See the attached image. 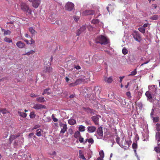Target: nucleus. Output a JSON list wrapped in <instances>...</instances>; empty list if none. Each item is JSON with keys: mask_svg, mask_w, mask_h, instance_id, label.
Instances as JSON below:
<instances>
[{"mask_svg": "<svg viewBox=\"0 0 160 160\" xmlns=\"http://www.w3.org/2000/svg\"><path fill=\"white\" fill-rule=\"evenodd\" d=\"M125 137H123L120 142L119 146L124 149H127L131 145L132 142L129 140H128L125 139Z\"/></svg>", "mask_w": 160, "mask_h": 160, "instance_id": "f257e3e1", "label": "nucleus"}, {"mask_svg": "<svg viewBox=\"0 0 160 160\" xmlns=\"http://www.w3.org/2000/svg\"><path fill=\"white\" fill-rule=\"evenodd\" d=\"M96 42L97 43H99L102 45L106 44L108 42V40L106 37L101 35L97 37Z\"/></svg>", "mask_w": 160, "mask_h": 160, "instance_id": "f03ea898", "label": "nucleus"}, {"mask_svg": "<svg viewBox=\"0 0 160 160\" xmlns=\"http://www.w3.org/2000/svg\"><path fill=\"white\" fill-rule=\"evenodd\" d=\"M21 8L23 12H28L29 14H31L32 11L29 6L26 3L22 2L21 4Z\"/></svg>", "mask_w": 160, "mask_h": 160, "instance_id": "7ed1b4c3", "label": "nucleus"}, {"mask_svg": "<svg viewBox=\"0 0 160 160\" xmlns=\"http://www.w3.org/2000/svg\"><path fill=\"white\" fill-rule=\"evenodd\" d=\"M132 35L136 41L139 42H140L141 37L138 32L136 31H134L132 33Z\"/></svg>", "mask_w": 160, "mask_h": 160, "instance_id": "20e7f679", "label": "nucleus"}, {"mask_svg": "<svg viewBox=\"0 0 160 160\" xmlns=\"http://www.w3.org/2000/svg\"><path fill=\"white\" fill-rule=\"evenodd\" d=\"M74 6V4L73 3L71 2H68L66 4L65 7L66 10L70 11L73 9Z\"/></svg>", "mask_w": 160, "mask_h": 160, "instance_id": "39448f33", "label": "nucleus"}, {"mask_svg": "<svg viewBox=\"0 0 160 160\" xmlns=\"http://www.w3.org/2000/svg\"><path fill=\"white\" fill-rule=\"evenodd\" d=\"M101 118V116L99 115H96L91 117L92 120L96 125H98L99 124V119Z\"/></svg>", "mask_w": 160, "mask_h": 160, "instance_id": "423d86ee", "label": "nucleus"}, {"mask_svg": "<svg viewBox=\"0 0 160 160\" xmlns=\"http://www.w3.org/2000/svg\"><path fill=\"white\" fill-rule=\"evenodd\" d=\"M103 135L102 129L101 127L98 128L97 130V133L96 136L98 139L102 138Z\"/></svg>", "mask_w": 160, "mask_h": 160, "instance_id": "0eeeda50", "label": "nucleus"}, {"mask_svg": "<svg viewBox=\"0 0 160 160\" xmlns=\"http://www.w3.org/2000/svg\"><path fill=\"white\" fill-rule=\"evenodd\" d=\"M94 13V11L93 10H86L82 13L83 16L92 15Z\"/></svg>", "mask_w": 160, "mask_h": 160, "instance_id": "6e6552de", "label": "nucleus"}, {"mask_svg": "<svg viewBox=\"0 0 160 160\" xmlns=\"http://www.w3.org/2000/svg\"><path fill=\"white\" fill-rule=\"evenodd\" d=\"M104 81L108 83H112L113 80V78L112 76H110L109 77H107V76H104Z\"/></svg>", "mask_w": 160, "mask_h": 160, "instance_id": "1a4fd4ad", "label": "nucleus"}, {"mask_svg": "<svg viewBox=\"0 0 160 160\" xmlns=\"http://www.w3.org/2000/svg\"><path fill=\"white\" fill-rule=\"evenodd\" d=\"M46 107L43 105L40 104H36L34 105L33 108L36 110H39L45 108Z\"/></svg>", "mask_w": 160, "mask_h": 160, "instance_id": "9d476101", "label": "nucleus"}, {"mask_svg": "<svg viewBox=\"0 0 160 160\" xmlns=\"http://www.w3.org/2000/svg\"><path fill=\"white\" fill-rule=\"evenodd\" d=\"M60 127L62 128L60 131V133L63 134L67 130V125L61 123L60 124Z\"/></svg>", "mask_w": 160, "mask_h": 160, "instance_id": "9b49d317", "label": "nucleus"}, {"mask_svg": "<svg viewBox=\"0 0 160 160\" xmlns=\"http://www.w3.org/2000/svg\"><path fill=\"white\" fill-rule=\"evenodd\" d=\"M86 78L85 77H83L82 78L78 79L76 80L75 82L77 85L81 84L82 83H84L86 82Z\"/></svg>", "mask_w": 160, "mask_h": 160, "instance_id": "f8f14e48", "label": "nucleus"}, {"mask_svg": "<svg viewBox=\"0 0 160 160\" xmlns=\"http://www.w3.org/2000/svg\"><path fill=\"white\" fill-rule=\"evenodd\" d=\"M40 0H34L32 2V6L35 8H37L40 5Z\"/></svg>", "mask_w": 160, "mask_h": 160, "instance_id": "ddd939ff", "label": "nucleus"}, {"mask_svg": "<svg viewBox=\"0 0 160 160\" xmlns=\"http://www.w3.org/2000/svg\"><path fill=\"white\" fill-rule=\"evenodd\" d=\"M145 95L147 98V100L151 102V99L153 98V96L150 92L149 91H147L145 93Z\"/></svg>", "mask_w": 160, "mask_h": 160, "instance_id": "4468645a", "label": "nucleus"}, {"mask_svg": "<svg viewBox=\"0 0 160 160\" xmlns=\"http://www.w3.org/2000/svg\"><path fill=\"white\" fill-rule=\"evenodd\" d=\"M36 134L38 137H41L42 136L44 132L41 129L39 128L37 129L36 131Z\"/></svg>", "mask_w": 160, "mask_h": 160, "instance_id": "2eb2a0df", "label": "nucleus"}, {"mask_svg": "<svg viewBox=\"0 0 160 160\" xmlns=\"http://www.w3.org/2000/svg\"><path fill=\"white\" fill-rule=\"evenodd\" d=\"M86 28V26L84 25L82 26L79 29H78L77 31L76 32L77 35H79L82 32H83L85 30Z\"/></svg>", "mask_w": 160, "mask_h": 160, "instance_id": "dca6fc26", "label": "nucleus"}, {"mask_svg": "<svg viewBox=\"0 0 160 160\" xmlns=\"http://www.w3.org/2000/svg\"><path fill=\"white\" fill-rule=\"evenodd\" d=\"M52 68L48 66L46 67L45 69L44 70V72L48 74H50L52 72Z\"/></svg>", "mask_w": 160, "mask_h": 160, "instance_id": "f3484780", "label": "nucleus"}, {"mask_svg": "<svg viewBox=\"0 0 160 160\" xmlns=\"http://www.w3.org/2000/svg\"><path fill=\"white\" fill-rule=\"evenodd\" d=\"M17 46L20 48H22L24 47L25 44L21 41H18L16 43Z\"/></svg>", "mask_w": 160, "mask_h": 160, "instance_id": "a211bd4d", "label": "nucleus"}, {"mask_svg": "<svg viewBox=\"0 0 160 160\" xmlns=\"http://www.w3.org/2000/svg\"><path fill=\"white\" fill-rule=\"evenodd\" d=\"M88 131V132H93L96 130V128L94 126H89L87 128Z\"/></svg>", "mask_w": 160, "mask_h": 160, "instance_id": "6ab92c4d", "label": "nucleus"}, {"mask_svg": "<svg viewBox=\"0 0 160 160\" xmlns=\"http://www.w3.org/2000/svg\"><path fill=\"white\" fill-rule=\"evenodd\" d=\"M1 31L2 32H4L3 35L4 36L10 35L11 33V31L8 30H6L2 28Z\"/></svg>", "mask_w": 160, "mask_h": 160, "instance_id": "aec40b11", "label": "nucleus"}, {"mask_svg": "<svg viewBox=\"0 0 160 160\" xmlns=\"http://www.w3.org/2000/svg\"><path fill=\"white\" fill-rule=\"evenodd\" d=\"M51 93V91L50 88H48L44 90L43 92L42 93V95L44 94H47L48 95H49Z\"/></svg>", "mask_w": 160, "mask_h": 160, "instance_id": "412c9836", "label": "nucleus"}, {"mask_svg": "<svg viewBox=\"0 0 160 160\" xmlns=\"http://www.w3.org/2000/svg\"><path fill=\"white\" fill-rule=\"evenodd\" d=\"M0 112H2L3 114H7L9 113L10 112L5 108H0Z\"/></svg>", "mask_w": 160, "mask_h": 160, "instance_id": "4be33fe9", "label": "nucleus"}, {"mask_svg": "<svg viewBox=\"0 0 160 160\" xmlns=\"http://www.w3.org/2000/svg\"><path fill=\"white\" fill-rule=\"evenodd\" d=\"M76 122V120L73 119H70L68 120V123L71 125L75 124Z\"/></svg>", "mask_w": 160, "mask_h": 160, "instance_id": "5701e85b", "label": "nucleus"}, {"mask_svg": "<svg viewBox=\"0 0 160 160\" xmlns=\"http://www.w3.org/2000/svg\"><path fill=\"white\" fill-rule=\"evenodd\" d=\"M18 136L17 135H13L11 136L10 138H9V140L10 141V142L11 143L12 141L16 139L17 138Z\"/></svg>", "mask_w": 160, "mask_h": 160, "instance_id": "b1692460", "label": "nucleus"}, {"mask_svg": "<svg viewBox=\"0 0 160 160\" xmlns=\"http://www.w3.org/2000/svg\"><path fill=\"white\" fill-rule=\"evenodd\" d=\"M18 114L22 117L25 118L27 117V114L25 113L20 111H18Z\"/></svg>", "mask_w": 160, "mask_h": 160, "instance_id": "393cba45", "label": "nucleus"}, {"mask_svg": "<svg viewBox=\"0 0 160 160\" xmlns=\"http://www.w3.org/2000/svg\"><path fill=\"white\" fill-rule=\"evenodd\" d=\"M29 31L32 34V35H34L37 32H36L33 29V28L31 27L29 28Z\"/></svg>", "mask_w": 160, "mask_h": 160, "instance_id": "a878e982", "label": "nucleus"}, {"mask_svg": "<svg viewBox=\"0 0 160 160\" xmlns=\"http://www.w3.org/2000/svg\"><path fill=\"white\" fill-rule=\"evenodd\" d=\"M79 157L83 160H85L86 158L84 156L81 150L79 151Z\"/></svg>", "mask_w": 160, "mask_h": 160, "instance_id": "bb28decb", "label": "nucleus"}, {"mask_svg": "<svg viewBox=\"0 0 160 160\" xmlns=\"http://www.w3.org/2000/svg\"><path fill=\"white\" fill-rule=\"evenodd\" d=\"M24 41L25 42H26L28 44H31L34 43L35 42V41L32 40V38H31V40L29 41H28L27 39H25V40H24Z\"/></svg>", "mask_w": 160, "mask_h": 160, "instance_id": "cd10ccee", "label": "nucleus"}, {"mask_svg": "<svg viewBox=\"0 0 160 160\" xmlns=\"http://www.w3.org/2000/svg\"><path fill=\"white\" fill-rule=\"evenodd\" d=\"M158 147H155L154 148L155 151L157 153H159V156H160V143L158 144Z\"/></svg>", "mask_w": 160, "mask_h": 160, "instance_id": "c85d7f7f", "label": "nucleus"}, {"mask_svg": "<svg viewBox=\"0 0 160 160\" xmlns=\"http://www.w3.org/2000/svg\"><path fill=\"white\" fill-rule=\"evenodd\" d=\"M85 127L83 125H80L78 127V130L80 132H83L85 131Z\"/></svg>", "mask_w": 160, "mask_h": 160, "instance_id": "c756f323", "label": "nucleus"}, {"mask_svg": "<svg viewBox=\"0 0 160 160\" xmlns=\"http://www.w3.org/2000/svg\"><path fill=\"white\" fill-rule=\"evenodd\" d=\"M80 136V133L78 131L75 132L74 134V137L76 138H78Z\"/></svg>", "mask_w": 160, "mask_h": 160, "instance_id": "7c9ffc66", "label": "nucleus"}, {"mask_svg": "<svg viewBox=\"0 0 160 160\" xmlns=\"http://www.w3.org/2000/svg\"><path fill=\"white\" fill-rule=\"evenodd\" d=\"M36 100L37 101L40 102H43L45 101L44 97H39L36 98Z\"/></svg>", "mask_w": 160, "mask_h": 160, "instance_id": "2f4dec72", "label": "nucleus"}, {"mask_svg": "<svg viewBox=\"0 0 160 160\" xmlns=\"http://www.w3.org/2000/svg\"><path fill=\"white\" fill-rule=\"evenodd\" d=\"M156 139L159 142L160 141V133L159 132H157L156 134Z\"/></svg>", "mask_w": 160, "mask_h": 160, "instance_id": "473e14b6", "label": "nucleus"}, {"mask_svg": "<svg viewBox=\"0 0 160 160\" xmlns=\"http://www.w3.org/2000/svg\"><path fill=\"white\" fill-rule=\"evenodd\" d=\"M138 30L140 32L142 33H144L145 32V28L142 26L138 28Z\"/></svg>", "mask_w": 160, "mask_h": 160, "instance_id": "72a5a7b5", "label": "nucleus"}, {"mask_svg": "<svg viewBox=\"0 0 160 160\" xmlns=\"http://www.w3.org/2000/svg\"><path fill=\"white\" fill-rule=\"evenodd\" d=\"M20 141L18 142L17 143H19V144H23V142H24V139L23 137H21L20 138ZM15 143H17L16 142H15Z\"/></svg>", "mask_w": 160, "mask_h": 160, "instance_id": "f704fd0d", "label": "nucleus"}, {"mask_svg": "<svg viewBox=\"0 0 160 160\" xmlns=\"http://www.w3.org/2000/svg\"><path fill=\"white\" fill-rule=\"evenodd\" d=\"M159 118L158 117H156L153 118V121L154 122H158Z\"/></svg>", "mask_w": 160, "mask_h": 160, "instance_id": "c9c22d12", "label": "nucleus"}, {"mask_svg": "<svg viewBox=\"0 0 160 160\" xmlns=\"http://www.w3.org/2000/svg\"><path fill=\"white\" fill-rule=\"evenodd\" d=\"M4 40L7 42L10 43L12 42V40L10 39V38H7V37H5L4 38Z\"/></svg>", "mask_w": 160, "mask_h": 160, "instance_id": "e433bc0d", "label": "nucleus"}, {"mask_svg": "<svg viewBox=\"0 0 160 160\" xmlns=\"http://www.w3.org/2000/svg\"><path fill=\"white\" fill-rule=\"evenodd\" d=\"M87 110L88 111V112H89L91 114H95V113H94L95 111L92 109H91L90 108H87Z\"/></svg>", "mask_w": 160, "mask_h": 160, "instance_id": "4c0bfd02", "label": "nucleus"}, {"mask_svg": "<svg viewBox=\"0 0 160 160\" xmlns=\"http://www.w3.org/2000/svg\"><path fill=\"white\" fill-rule=\"evenodd\" d=\"M122 53L124 55H126L128 53V50L126 48H123L122 50Z\"/></svg>", "mask_w": 160, "mask_h": 160, "instance_id": "58836bf2", "label": "nucleus"}, {"mask_svg": "<svg viewBox=\"0 0 160 160\" xmlns=\"http://www.w3.org/2000/svg\"><path fill=\"white\" fill-rule=\"evenodd\" d=\"M100 158H103L104 157V153L102 150H101L99 152Z\"/></svg>", "mask_w": 160, "mask_h": 160, "instance_id": "ea45409f", "label": "nucleus"}, {"mask_svg": "<svg viewBox=\"0 0 160 160\" xmlns=\"http://www.w3.org/2000/svg\"><path fill=\"white\" fill-rule=\"evenodd\" d=\"M137 73V71L136 69H134L133 71L131 72V74L129 75H135Z\"/></svg>", "mask_w": 160, "mask_h": 160, "instance_id": "a19ab883", "label": "nucleus"}, {"mask_svg": "<svg viewBox=\"0 0 160 160\" xmlns=\"http://www.w3.org/2000/svg\"><path fill=\"white\" fill-rule=\"evenodd\" d=\"M92 22L94 24H97L99 22V20L98 19H93L92 21Z\"/></svg>", "mask_w": 160, "mask_h": 160, "instance_id": "79ce46f5", "label": "nucleus"}, {"mask_svg": "<svg viewBox=\"0 0 160 160\" xmlns=\"http://www.w3.org/2000/svg\"><path fill=\"white\" fill-rule=\"evenodd\" d=\"M78 140L81 143H83L84 142V139L81 136L78 138Z\"/></svg>", "mask_w": 160, "mask_h": 160, "instance_id": "37998d69", "label": "nucleus"}, {"mask_svg": "<svg viewBox=\"0 0 160 160\" xmlns=\"http://www.w3.org/2000/svg\"><path fill=\"white\" fill-rule=\"evenodd\" d=\"M52 117L53 121H54V122H57V121H58V119L55 117L54 115V114L52 115Z\"/></svg>", "mask_w": 160, "mask_h": 160, "instance_id": "c03bdc74", "label": "nucleus"}, {"mask_svg": "<svg viewBox=\"0 0 160 160\" xmlns=\"http://www.w3.org/2000/svg\"><path fill=\"white\" fill-rule=\"evenodd\" d=\"M106 8L109 12H110L109 10L111 11L113 10V9L112 8V6L111 5H109V6L107 7Z\"/></svg>", "mask_w": 160, "mask_h": 160, "instance_id": "a18cd8bd", "label": "nucleus"}, {"mask_svg": "<svg viewBox=\"0 0 160 160\" xmlns=\"http://www.w3.org/2000/svg\"><path fill=\"white\" fill-rule=\"evenodd\" d=\"M156 128L157 130L158 131H160V124L159 123H157L156 124Z\"/></svg>", "mask_w": 160, "mask_h": 160, "instance_id": "49530a36", "label": "nucleus"}, {"mask_svg": "<svg viewBox=\"0 0 160 160\" xmlns=\"http://www.w3.org/2000/svg\"><path fill=\"white\" fill-rule=\"evenodd\" d=\"M88 142L89 143H90L91 144H92L94 142L93 139L92 138H89L88 140Z\"/></svg>", "mask_w": 160, "mask_h": 160, "instance_id": "de8ad7c7", "label": "nucleus"}, {"mask_svg": "<svg viewBox=\"0 0 160 160\" xmlns=\"http://www.w3.org/2000/svg\"><path fill=\"white\" fill-rule=\"evenodd\" d=\"M158 18V16L157 15H154L151 17V18L153 20H157Z\"/></svg>", "mask_w": 160, "mask_h": 160, "instance_id": "09e8293b", "label": "nucleus"}, {"mask_svg": "<svg viewBox=\"0 0 160 160\" xmlns=\"http://www.w3.org/2000/svg\"><path fill=\"white\" fill-rule=\"evenodd\" d=\"M34 52V51L33 50H31L30 51L27 52L25 55H29L30 54H33Z\"/></svg>", "mask_w": 160, "mask_h": 160, "instance_id": "8fccbe9b", "label": "nucleus"}, {"mask_svg": "<svg viewBox=\"0 0 160 160\" xmlns=\"http://www.w3.org/2000/svg\"><path fill=\"white\" fill-rule=\"evenodd\" d=\"M76 85H77L76 84V83L75 82L73 83H70L69 84V86L70 87H74Z\"/></svg>", "mask_w": 160, "mask_h": 160, "instance_id": "3c124183", "label": "nucleus"}, {"mask_svg": "<svg viewBox=\"0 0 160 160\" xmlns=\"http://www.w3.org/2000/svg\"><path fill=\"white\" fill-rule=\"evenodd\" d=\"M30 118H34L35 117V115L34 114V113L33 112H31L30 114Z\"/></svg>", "mask_w": 160, "mask_h": 160, "instance_id": "603ef678", "label": "nucleus"}, {"mask_svg": "<svg viewBox=\"0 0 160 160\" xmlns=\"http://www.w3.org/2000/svg\"><path fill=\"white\" fill-rule=\"evenodd\" d=\"M132 148L134 149L137 148V144L135 143H134L132 144Z\"/></svg>", "mask_w": 160, "mask_h": 160, "instance_id": "864d4df0", "label": "nucleus"}, {"mask_svg": "<svg viewBox=\"0 0 160 160\" xmlns=\"http://www.w3.org/2000/svg\"><path fill=\"white\" fill-rule=\"evenodd\" d=\"M126 94L129 98H130L131 97V93L130 92H127Z\"/></svg>", "mask_w": 160, "mask_h": 160, "instance_id": "5fc2aeb1", "label": "nucleus"}, {"mask_svg": "<svg viewBox=\"0 0 160 160\" xmlns=\"http://www.w3.org/2000/svg\"><path fill=\"white\" fill-rule=\"evenodd\" d=\"M33 136V137L34 138L36 137V136L34 135V133L33 132L30 133L28 135V137L30 138H32Z\"/></svg>", "mask_w": 160, "mask_h": 160, "instance_id": "6e6d98bb", "label": "nucleus"}, {"mask_svg": "<svg viewBox=\"0 0 160 160\" xmlns=\"http://www.w3.org/2000/svg\"><path fill=\"white\" fill-rule=\"evenodd\" d=\"M116 141L117 142L119 145V144L120 143V142H119L120 138L119 137H117L116 138Z\"/></svg>", "mask_w": 160, "mask_h": 160, "instance_id": "4d7b16f0", "label": "nucleus"}, {"mask_svg": "<svg viewBox=\"0 0 160 160\" xmlns=\"http://www.w3.org/2000/svg\"><path fill=\"white\" fill-rule=\"evenodd\" d=\"M138 106L140 108H142V102H139L138 103Z\"/></svg>", "mask_w": 160, "mask_h": 160, "instance_id": "13d9d810", "label": "nucleus"}, {"mask_svg": "<svg viewBox=\"0 0 160 160\" xmlns=\"http://www.w3.org/2000/svg\"><path fill=\"white\" fill-rule=\"evenodd\" d=\"M74 68L78 70L80 69L81 68L80 67L79 65L75 66Z\"/></svg>", "mask_w": 160, "mask_h": 160, "instance_id": "bf43d9fd", "label": "nucleus"}, {"mask_svg": "<svg viewBox=\"0 0 160 160\" xmlns=\"http://www.w3.org/2000/svg\"><path fill=\"white\" fill-rule=\"evenodd\" d=\"M30 96L31 97H37V95H36L33 93L31 94L30 95Z\"/></svg>", "mask_w": 160, "mask_h": 160, "instance_id": "052dcab7", "label": "nucleus"}, {"mask_svg": "<svg viewBox=\"0 0 160 160\" xmlns=\"http://www.w3.org/2000/svg\"><path fill=\"white\" fill-rule=\"evenodd\" d=\"M124 76L120 77H119V78H120V82H122V80L124 78Z\"/></svg>", "mask_w": 160, "mask_h": 160, "instance_id": "680f3d73", "label": "nucleus"}, {"mask_svg": "<svg viewBox=\"0 0 160 160\" xmlns=\"http://www.w3.org/2000/svg\"><path fill=\"white\" fill-rule=\"evenodd\" d=\"M152 7L153 8L155 9L157 8V6L156 4H153L152 5Z\"/></svg>", "mask_w": 160, "mask_h": 160, "instance_id": "e2e57ef3", "label": "nucleus"}, {"mask_svg": "<svg viewBox=\"0 0 160 160\" xmlns=\"http://www.w3.org/2000/svg\"><path fill=\"white\" fill-rule=\"evenodd\" d=\"M74 20L75 21L77 22L79 20V18L78 17H74Z\"/></svg>", "mask_w": 160, "mask_h": 160, "instance_id": "0e129e2a", "label": "nucleus"}, {"mask_svg": "<svg viewBox=\"0 0 160 160\" xmlns=\"http://www.w3.org/2000/svg\"><path fill=\"white\" fill-rule=\"evenodd\" d=\"M39 125H36L33 127V129H37V128H39Z\"/></svg>", "mask_w": 160, "mask_h": 160, "instance_id": "69168bd1", "label": "nucleus"}, {"mask_svg": "<svg viewBox=\"0 0 160 160\" xmlns=\"http://www.w3.org/2000/svg\"><path fill=\"white\" fill-rule=\"evenodd\" d=\"M148 26V24L145 23L144 24L142 27H144V28H145L147 27Z\"/></svg>", "mask_w": 160, "mask_h": 160, "instance_id": "338daca9", "label": "nucleus"}, {"mask_svg": "<svg viewBox=\"0 0 160 160\" xmlns=\"http://www.w3.org/2000/svg\"><path fill=\"white\" fill-rule=\"evenodd\" d=\"M69 78L67 77H66L65 78V80L66 82H68V81H69Z\"/></svg>", "mask_w": 160, "mask_h": 160, "instance_id": "774afa93", "label": "nucleus"}]
</instances>
